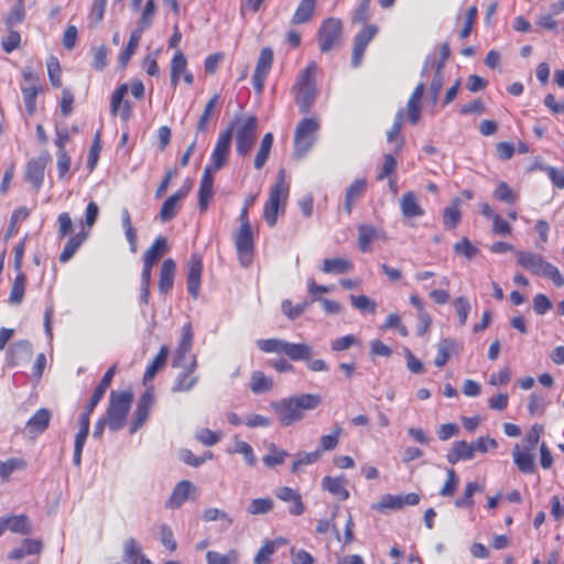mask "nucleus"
<instances>
[{
  "mask_svg": "<svg viewBox=\"0 0 564 564\" xmlns=\"http://www.w3.org/2000/svg\"><path fill=\"white\" fill-rule=\"evenodd\" d=\"M231 145V130L221 132L218 137L216 145L210 156V164L204 169L203 176L198 189V206L200 212L208 208V204L213 197V174L227 164Z\"/></svg>",
  "mask_w": 564,
  "mask_h": 564,
  "instance_id": "nucleus-1",
  "label": "nucleus"
},
{
  "mask_svg": "<svg viewBox=\"0 0 564 564\" xmlns=\"http://www.w3.org/2000/svg\"><path fill=\"white\" fill-rule=\"evenodd\" d=\"M322 398L319 394L302 393L272 402L271 408L276 413L283 426H290L305 416V411H312L319 406Z\"/></svg>",
  "mask_w": 564,
  "mask_h": 564,
  "instance_id": "nucleus-2",
  "label": "nucleus"
},
{
  "mask_svg": "<svg viewBox=\"0 0 564 564\" xmlns=\"http://www.w3.org/2000/svg\"><path fill=\"white\" fill-rule=\"evenodd\" d=\"M316 72L317 64L311 62L300 72L292 88L295 104L302 113H307L315 102L317 95Z\"/></svg>",
  "mask_w": 564,
  "mask_h": 564,
  "instance_id": "nucleus-3",
  "label": "nucleus"
},
{
  "mask_svg": "<svg viewBox=\"0 0 564 564\" xmlns=\"http://www.w3.org/2000/svg\"><path fill=\"white\" fill-rule=\"evenodd\" d=\"M236 139V151L239 155H248L258 137V119L252 115H236L229 128Z\"/></svg>",
  "mask_w": 564,
  "mask_h": 564,
  "instance_id": "nucleus-4",
  "label": "nucleus"
},
{
  "mask_svg": "<svg viewBox=\"0 0 564 564\" xmlns=\"http://www.w3.org/2000/svg\"><path fill=\"white\" fill-rule=\"evenodd\" d=\"M517 262L520 267L535 275L549 278L557 288L564 285V276L558 269L545 261L540 254L529 251H517Z\"/></svg>",
  "mask_w": 564,
  "mask_h": 564,
  "instance_id": "nucleus-5",
  "label": "nucleus"
},
{
  "mask_svg": "<svg viewBox=\"0 0 564 564\" xmlns=\"http://www.w3.org/2000/svg\"><path fill=\"white\" fill-rule=\"evenodd\" d=\"M257 347L263 352L285 355L292 361H300L310 357V345L305 343H290L281 338L258 339Z\"/></svg>",
  "mask_w": 564,
  "mask_h": 564,
  "instance_id": "nucleus-6",
  "label": "nucleus"
},
{
  "mask_svg": "<svg viewBox=\"0 0 564 564\" xmlns=\"http://www.w3.org/2000/svg\"><path fill=\"white\" fill-rule=\"evenodd\" d=\"M132 400L131 391H111L107 410V424L111 431L116 432L124 426Z\"/></svg>",
  "mask_w": 564,
  "mask_h": 564,
  "instance_id": "nucleus-7",
  "label": "nucleus"
},
{
  "mask_svg": "<svg viewBox=\"0 0 564 564\" xmlns=\"http://www.w3.org/2000/svg\"><path fill=\"white\" fill-rule=\"evenodd\" d=\"M319 122L316 118L302 119L294 131V156L304 158L316 141Z\"/></svg>",
  "mask_w": 564,
  "mask_h": 564,
  "instance_id": "nucleus-8",
  "label": "nucleus"
},
{
  "mask_svg": "<svg viewBox=\"0 0 564 564\" xmlns=\"http://www.w3.org/2000/svg\"><path fill=\"white\" fill-rule=\"evenodd\" d=\"M289 194V187L285 184V172L280 170L276 182L270 189L269 199L263 209V217L270 227L275 226L280 200L285 199Z\"/></svg>",
  "mask_w": 564,
  "mask_h": 564,
  "instance_id": "nucleus-9",
  "label": "nucleus"
},
{
  "mask_svg": "<svg viewBox=\"0 0 564 564\" xmlns=\"http://www.w3.org/2000/svg\"><path fill=\"white\" fill-rule=\"evenodd\" d=\"M235 247L240 264L248 268L252 262L254 251V237L252 227H239L234 234Z\"/></svg>",
  "mask_w": 564,
  "mask_h": 564,
  "instance_id": "nucleus-10",
  "label": "nucleus"
},
{
  "mask_svg": "<svg viewBox=\"0 0 564 564\" xmlns=\"http://www.w3.org/2000/svg\"><path fill=\"white\" fill-rule=\"evenodd\" d=\"M341 39V22L336 18L326 19L318 30V42L322 52L333 50Z\"/></svg>",
  "mask_w": 564,
  "mask_h": 564,
  "instance_id": "nucleus-11",
  "label": "nucleus"
},
{
  "mask_svg": "<svg viewBox=\"0 0 564 564\" xmlns=\"http://www.w3.org/2000/svg\"><path fill=\"white\" fill-rule=\"evenodd\" d=\"M50 161V153L44 151L39 156L31 159L26 164L24 178L31 183L35 192H39L43 184L44 172Z\"/></svg>",
  "mask_w": 564,
  "mask_h": 564,
  "instance_id": "nucleus-12",
  "label": "nucleus"
},
{
  "mask_svg": "<svg viewBox=\"0 0 564 564\" xmlns=\"http://www.w3.org/2000/svg\"><path fill=\"white\" fill-rule=\"evenodd\" d=\"M272 62V50L270 47L262 48L252 75V85L258 94H262L263 91L265 78L271 69Z\"/></svg>",
  "mask_w": 564,
  "mask_h": 564,
  "instance_id": "nucleus-13",
  "label": "nucleus"
},
{
  "mask_svg": "<svg viewBox=\"0 0 564 564\" xmlns=\"http://www.w3.org/2000/svg\"><path fill=\"white\" fill-rule=\"evenodd\" d=\"M203 272V260L200 254L194 253L191 256L187 262V271H186V283L187 291L193 296V299H197L200 289V278Z\"/></svg>",
  "mask_w": 564,
  "mask_h": 564,
  "instance_id": "nucleus-14",
  "label": "nucleus"
},
{
  "mask_svg": "<svg viewBox=\"0 0 564 564\" xmlns=\"http://www.w3.org/2000/svg\"><path fill=\"white\" fill-rule=\"evenodd\" d=\"M184 370L180 372L172 386L173 392H187L191 391L198 382L199 377L194 375L197 368V360L195 356H192L191 362L186 366L184 364Z\"/></svg>",
  "mask_w": 564,
  "mask_h": 564,
  "instance_id": "nucleus-15",
  "label": "nucleus"
},
{
  "mask_svg": "<svg viewBox=\"0 0 564 564\" xmlns=\"http://www.w3.org/2000/svg\"><path fill=\"white\" fill-rule=\"evenodd\" d=\"M434 68V76L430 85V95L433 104L438 100L440 91L443 87V62H436L435 58H426L421 72L422 76H425L429 68Z\"/></svg>",
  "mask_w": 564,
  "mask_h": 564,
  "instance_id": "nucleus-16",
  "label": "nucleus"
},
{
  "mask_svg": "<svg viewBox=\"0 0 564 564\" xmlns=\"http://www.w3.org/2000/svg\"><path fill=\"white\" fill-rule=\"evenodd\" d=\"M128 91V85H120L111 97L110 112L116 116L120 111V117L123 121H128L131 116V104L123 98Z\"/></svg>",
  "mask_w": 564,
  "mask_h": 564,
  "instance_id": "nucleus-17",
  "label": "nucleus"
},
{
  "mask_svg": "<svg viewBox=\"0 0 564 564\" xmlns=\"http://www.w3.org/2000/svg\"><path fill=\"white\" fill-rule=\"evenodd\" d=\"M52 414L50 410L44 408L37 410L26 422L25 431L33 436L43 433L47 429Z\"/></svg>",
  "mask_w": 564,
  "mask_h": 564,
  "instance_id": "nucleus-18",
  "label": "nucleus"
},
{
  "mask_svg": "<svg viewBox=\"0 0 564 564\" xmlns=\"http://www.w3.org/2000/svg\"><path fill=\"white\" fill-rule=\"evenodd\" d=\"M400 209L404 218L421 217L424 215V209L421 207L419 198L413 192H406L402 195Z\"/></svg>",
  "mask_w": 564,
  "mask_h": 564,
  "instance_id": "nucleus-19",
  "label": "nucleus"
},
{
  "mask_svg": "<svg viewBox=\"0 0 564 564\" xmlns=\"http://www.w3.org/2000/svg\"><path fill=\"white\" fill-rule=\"evenodd\" d=\"M366 180L359 178L350 184L345 194L344 210L347 215L351 214L355 204L362 197L366 192Z\"/></svg>",
  "mask_w": 564,
  "mask_h": 564,
  "instance_id": "nucleus-20",
  "label": "nucleus"
},
{
  "mask_svg": "<svg viewBox=\"0 0 564 564\" xmlns=\"http://www.w3.org/2000/svg\"><path fill=\"white\" fill-rule=\"evenodd\" d=\"M460 345L453 338H444L437 345V354L434 359V365L438 368L446 365L452 354L458 352Z\"/></svg>",
  "mask_w": 564,
  "mask_h": 564,
  "instance_id": "nucleus-21",
  "label": "nucleus"
},
{
  "mask_svg": "<svg viewBox=\"0 0 564 564\" xmlns=\"http://www.w3.org/2000/svg\"><path fill=\"white\" fill-rule=\"evenodd\" d=\"M424 90L425 83L417 84L408 101V117L413 124L417 123L421 118V101Z\"/></svg>",
  "mask_w": 564,
  "mask_h": 564,
  "instance_id": "nucleus-22",
  "label": "nucleus"
},
{
  "mask_svg": "<svg viewBox=\"0 0 564 564\" xmlns=\"http://www.w3.org/2000/svg\"><path fill=\"white\" fill-rule=\"evenodd\" d=\"M424 90L425 83L417 84L408 101V117L413 124L417 123L421 118V101Z\"/></svg>",
  "mask_w": 564,
  "mask_h": 564,
  "instance_id": "nucleus-23",
  "label": "nucleus"
},
{
  "mask_svg": "<svg viewBox=\"0 0 564 564\" xmlns=\"http://www.w3.org/2000/svg\"><path fill=\"white\" fill-rule=\"evenodd\" d=\"M194 489V486L188 480L180 481L173 489L170 499L167 500L165 507L171 509L180 508L188 498L191 490Z\"/></svg>",
  "mask_w": 564,
  "mask_h": 564,
  "instance_id": "nucleus-24",
  "label": "nucleus"
},
{
  "mask_svg": "<svg viewBox=\"0 0 564 564\" xmlns=\"http://www.w3.org/2000/svg\"><path fill=\"white\" fill-rule=\"evenodd\" d=\"M89 231H86L84 228H82L79 232L72 236L59 254V261L63 263L68 262L87 239Z\"/></svg>",
  "mask_w": 564,
  "mask_h": 564,
  "instance_id": "nucleus-25",
  "label": "nucleus"
},
{
  "mask_svg": "<svg viewBox=\"0 0 564 564\" xmlns=\"http://www.w3.org/2000/svg\"><path fill=\"white\" fill-rule=\"evenodd\" d=\"M175 268L176 265L173 259H165L162 262L159 280V291L161 293L165 294L173 288Z\"/></svg>",
  "mask_w": 564,
  "mask_h": 564,
  "instance_id": "nucleus-26",
  "label": "nucleus"
},
{
  "mask_svg": "<svg viewBox=\"0 0 564 564\" xmlns=\"http://www.w3.org/2000/svg\"><path fill=\"white\" fill-rule=\"evenodd\" d=\"M116 373V366L110 367L104 377L101 378L99 384L96 387L89 402H88V411H94L99 401L102 399L105 392L111 384L113 376Z\"/></svg>",
  "mask_w": 564,
  "mask_h": 564,
  "instance_id": "nucleus-27",
  "label": "nucleus"
},
{
  "mask_svg": "<svg viewBox=\"0 0 564 564\" xmlns=\"http://www.w3.org/2000/svg\"><path fill=\"white\" fill-rule=\"evenodd\" d=\"M185 191H176L163 203L160 210V219L162 221H169L175 217L180 208V202L184 199Z\"/></svg>",
  "mask_w": 564,
  "mask_h": 564,
  "instance_id": "nucleus-28",
  "label": "nucleus"
},
{
  "mask_svg": "<svg viewBox=\"0 0 564 564\" xmlns=\"http://www.w3.org/2000/svg\"><path fill=\"white\" fill-rule=\"evenodd\" d=\"M316 8V0H301L294 14L292 15L291 23L294 25L307 23Z\"/></svg>",
  "mask_w": 564,
  "mask_h": 564,
  "instance_id": "nucleus-29",
  "label": "nucleus"
},
{
  "mask_svg": "<svg viewBox=\"0 0 564 564\" xmlns=\"http://www.w3.org/2000/svg\"><path fill=\"white\" fill-rule=\"evenodd\" d=\"M32 356V345L28 340L14 343L10 348V364L15 366L26 362Z\"/></svg>",
  "mask_w": 564,
  "mask_h": 564,
  "instance_id": "nucleus-30",
  "label": "nucleus"
},
{
  "mask_svg": "<svg viewBox=\"0 0 564 564\" xmlns=\"http://www.w3.org/2000/svg\"><path fill=\"white\" fill-rule=\"evenodd\" d=\"M43 544L40 540L34 539H25L22 544L12 550L9 554L10 560H21L26 555L40 554L42 551Z\"/></svg>",
  "mask_w": 564,
  "mask_h": 564,
  "instance_id": "nucleus-31",
  "label": "nucleus"
},
{
  "mask_svg": "<svg viewBox=\"0 0 564 564\" xmlns=\"http://www.w3.org/2000/svg\"><path fill=\"white\" fill-rule=\"evenodd\" d=\"M322 486L325 490L337 496L340 500H347L349 492L346 489V480L343 477H329L326 476L322 480Z\"/></svg>",
  "mask_w": 564,
  "mask_h": 564,
  "instance_id": "nucleus-32",
  "label": "nucleus"
},
{
  "mask_svg": "<svg viewBox=\"0 0 564 564\" xmlns=\"http://www.w3.org/2000/svg\"><path fill=\"white\" fill-rule=\"evenodd\" d=\"M352 262L345 258H328L323 261L324 273L344 274L352 269Z\"/></svg>",
  "mask_w": 564,
  "mask_h": 564,
  "instance_id": "nucleus-33",
  "label": "nucleus"
},
{
  "mask_svg": "<svg viewBox=\"0 0 564 564\" xmlns=\"http://www.w3.org/2000/svg\"><path fill=\"white\" fill-rule=\"evenodd\" d=\"M514 464L524 474H532L535 470L534 455L527 452H521L519 445H516L512 452Z\"/></svg>",
  "mask_w": 564,
  "mask_h": 564,
  "instance_id": "nucleus-34",
  "label": "nucleus"
},
{
  "mask_svg": "<svg viewBox=\"0 0 564 564\" xmlns=\"http://www.w3.org/2000/svg\"><path fill=\"white\" fill-rule=\"evenodd\" d=\"M147 557L141 552L140 544L133 539L129 538L123 544V562L127 564H139Z\"/></svg>",
  "mask_w": 564,
  "mask_h": 564,
  "instance_id": "nucleus-35",
  "label": "nucleus"
},
{
  "mask_svg": "<svg viewBox=\"0 0 564 564\" xmlns=\"http://www.w3.org/2000/svg\"><path fill=\"white\" fill-rule=\"evenodd\" d=\"M460 199L454 198L451 206L443 210V224L446 228L454 229L462 220V213L459 210Z\"/></svg>",
  "mask_w": 564,
  "mask_h": 564,
  "instance_id": "nucleus-36",
  "label": "nucleus"
},
{
  "mask_svg": "<svg viewBox=\"0 0 564 564\" xmlns=\"http://www.w3.org/2000/svg\"><path fill=\"white\" fill-rule=\"evenodd\" d=\"M4 522L7 530L13 533L29 534L32 531L29 518L25 514L7 517Z\"/></svg>",
  "mask_w": 564,
  "mask_h": 564,
  "instance_id": "nucleus-37",
  "label": "nucleus"
},
{
  "mask_svg": "<svg viewBox=\"0 0 564 564\" xmlns=\"http://www.w3.org/2000/svg\"><path fill=\"white\" fill-rule=\"evenodd\" d=\"M273 387V381L270 377L265 376L262 371H253L250 378V390L256 394H261L270 391Z\"/></svg>",
  "mask_w": 564,
  "mask_h": 564,
  "instance_id": "nucleus-38",
  "label": "nucleus"
},
{
  "mask_svg": "<svg viewBox=\"0 0 564 564\" xmlns=\"http://www.w3.org/2000/svg\"><path fill=\"white\" fill-rule=\"evenodd\" d=\"M26 285V276L23 272H18L11 286L9 303L19 305L22 303Z\"/></svg>",
  "mask_w": 564,
  "mask_h": 564,
  "instance_id": "nucleus-39",
  "label": "nucleus"
},
{
  "mask_svg": "<svg viewBox=\"0 0 564 564\" xmlns=\"http://www.w3.org/2000/svg\"><path fill=\"white\" fill-rule=\"evenodd\" d=\"M187 61L182 51H176L171 61V84L177 86L180 77L187 70Z\"/></svg>",
  "mask_w": 564,
  "mask_h": 564,
  "instance_id": "nucleus-40",
  "label": "nucleus"
},
{
  "mask_svg": "<svg viewBox=\"0 0 564 564\" xmlns=\"http://www.w3.org/2000/svg\"><path fill=\"white\" fill-rule=\"evenodd\" d=\"M313 303L311 300H305L296 305H293V303L290 300L282 301L281 310L282 313L291 321L296 319L300 317Z\"/></svg>",
  "mask_w": 564,
  "mask_h": 564,
  "instance_id": "nucleus-41",
  "label": "nucleus"
},
{
  "mask_svg": "<svg viewBox=\"0 0 564 564\" xmlns=\"http://www.w3.org/2000/svg\"><path fill=\"white\" fill-rule=\"evenodd\" d=\"M167 356H169V348L166 346H162L160 348L159 354L154 357L152 362L148 366V368L144 372V376H143L144 381H150L155 377L158 371L161 368H163V366L165 365Z\"/></svg>",
  "mask_w": 564,
  "mask_h": 564,
  "instance_id": "nucleus-42",
  "label": "nucleus"
},
{
  "mask_svg": "<svg viewBox=\"0 0 564 564\" xmlns=\"http://www.w3.org/2000/svg\"><path fill=\"white\" fill-rule=\"evenodd\" d=\"M142 33H143L142 28H137L135 30H133L131 32L128 45L119 56V63L122 67H124L128 64L129 59L131 58L134 51L137 50L139 42L141 40Z\"/></svg>",
  "mask_w": 564,
  "mask_h": 564,
  "instance_id": "nucleus-43",
  "label": "nucleus"
},
{
  "mask_svg": "<svg viewBox=\"0 0 564 564\" xmlns=\"http://www.w3.org/2000/svg\"><path fill=\"white\" fill-rule=\"evenodd\" d=\"M121 221H122V228L124 230L126 238L130 246V251L132 253H135L137 249H138L137 230L132 226L131 217H130L129 210L127 208H123L121 210Z\"/></svg>",
  "mask_w": 564,
  "mask_h": 564,
  "instance_id": "nucleus-44",
  "label": "nucleus"
},
{
  "mask_svg": "<svg viewBox=\"0 0 564 564\" xmlns=\"http://www.w3.org/2000/svg\"><path fill=\"white\" fill-rule=\"evenodd\" d=\"M269 454L264 455L262 460L267 467H275L276 465H281L284 463L285 458L289 456L288 452L276 447L275 444L270 443Z\"/></svg>",
  "mask_w": 564,
  "mask_h": 564,
  "instance_id": "nucleus-45",
  "label": "nucleus"
},
{
  "mask_svg": "<svg viewBox=\"0 0 564 564\" xmlns=\"http://www.w3.org/2000/svg\"><path fill=\"white\" fill-rule=\"evenodd\" d=\"M273 506L271 498H256L248 505L247 512L251 516L267 514L272 511Z\"/></svg>",
  "mask_w": 564,
  "mask_h": 564,
  "instance_id": "nucleus-46",
  "label": "nucleus"
},
{
  "mask_svg": "<svg viewBox=\"0 0 564 564\" xmlns=\"http://www.w3.org/2000/svg\"><path fill=\"white\" fill-rule=\"evenodd\" d=\"M238 557L239 555L236 550H230L226 554L208 551L206 554L207 564H237Z\"/></svg>",
  "mask_w": 564,
  "mask_h": 564,
  "instance_id": "nucleus-47",
  "label": "nucleus"
},
{
  "mask_svg": "<svg viewBox=\"0 0 564 564\" xmlns=\"http://www.w3.org/2000/svg\"><path fill=\"white\" fill-rule=\"evenodd\" d=\"M482 487L475 481H470L466 485L463 497L455 500L454 505L456 508H471L474 506L473 495L476 491H481Z\"/></svg>",
  "mask_w": 564,
  "mask_h": 564,
  "instance_id": "nucleus-48",
  "label": "nucleus"
},
{
  "mask_svg": "<svg viewBox=\"0 0 564 564\" xmlns=\"http://www.w3.org/2000/svg\"><path fill=\"white\" fill-rule=\"evenodd\" d=\"M167 240L164 237H159L154 240L151 247L144 252L143 257L154 260L155 262L167 252Z\"/></svg>",
  "mask_w": 564,
  "mask_h": 564,
  "instance_id": "nucleus-49",
  "label": "nucleus"
},
{
  "mask_svg": "<svg viewBox=\"0 0 564 564\" xmlns=\"http://www.w3.org/2000/svg\"><path fill=\"white\" fill-rule=\"evenodd\" d=\"M372 508L380 512H384L386 510H399L401 509L400 496L390 494L383 495Z\"/></svg>",
  "mask_w": 564,
  "mask_h": 564,
  "instance_id": "nucleus-50",
  "label": "nucleus"
},
{
  "mask_svg": "<svg viewBox=\"0 0 564 564\" xmlns=\"http://www.w3.org/2000/svg\"><path fill=\"white\" fill-rule=\"evenodd\" d=\"M492 196L497 200L507 204H513L519 197L518 193L512 191L506 182H500L498 184L497 188L492 193Z\"/></svg>",
  "mask_w": 564,
  "mask_h": 564,
  "instance_id": "nucleus-51",
  "label": "nucleus"
},
{
  "mask_svg": "<svg viewBox=\"0 0 564 564\" xmlns=\"http://www.w3.org/2000/svg\"><path fill=\"white\" fill-rule=\"evenodd\" d=\"M40 86H22L23 100L29 115H33L36 109V97L40 93Z\"/></svg>",
  "mask_w": 564,
  "mask_h": 564,
  "instance_id": "nucleus-52",
  "label": "nucleus"
},
{
  "mask_svg": "<svg viewBox=\"0 0 564 564\" xmlns=\"http://www.w3.org/2000/svg\"><path fill=\"white\" fill-rule=\"evenodd\" d=\"M218 99H219V96L217 94H215L205 105L204 111H203L202 116L199 117V120L197 123V133L206 131L207 123L215 110Z\"/></svg>",
  "mask_w": 564,
  "mask_h": 564,
  "instance_id": "nucleus-53",
  "label": "nucleus"
},
{
  "mask_svg": "<svg viewBox=\"0 0 564 564\" xmlns=\"http://www.w3.org/2000/svg\"><path fill=\"white\" fill-rule=\"evenodd\" d=\"M455 253L466 257L468 260L474 259L479 249L475 247L468 238H463L457 241L453 247Z\"/></svg>",
  "mask_w": 564,
  "mask_h": 564,
  "instance_id": "nucleus-54",
  "label": "nucleus"
},
{
  "mask_svg": "<svg viewBox=\"0 0 564 564\" xmlns=\"http://www.w3.org/2000/svg\"><path fill=\"white\" fill-rule=\"evenodd\" d=\"M358 242L361 251H368L370 242L376 237V229L372 226L361 225L358 228Z\"/></svg>",
  "mask_w": 564,
  "mask_h": 564,
  "instance_id": "nucleus-55",
  "label": "nucleus"
},
{
  "mask_svg": "<svg viewBox=\"0 0 564 564\" xmlns=\"http://www.w3.org/2000/svg\"><path fill=\"white\" fill-rule=\"evenodd\" d=\"M25 18V9L23 1L20 0L17 6H14L9 12L6 19V25L8 29H12L14 25L23 22Z\"/></svg>",
  "mask_w": 564,
  "mask_h": 564,
  "instance_id": "nucleus-56",
  "label": "nucleus"
},
{
  "mask_svg": "<svg viewBox=\"0 0 564 564\" xmlns=\"http://www.w3.org/2000/svg\"><path fill=\"white\" fill-rule=\"evenodd\" d=\"M341 427L339 425H336L333 429V432L328 435H323L321 437V452H327L333 451L337 447L339 442V436L341 434Z\"/></svg>",
  "mask_w": 564,
  "mask_h": 564,
  "instance_id": "nucleus-57",
  "label": "nucleus"
},
{
  "mask_svg": "<svg viewBox=\"0 0 564 564\" xmlns=\"http://www.w3.org/2000/svg\"><path fill=\"white\" fill-rule=\"evenodd\" d=\"M446 474H447V479H446L444 486L440 490V495L442 497L453 496L456 492L458 484H459V479L454 469H452V468L447 469Z\"/></svg>",
  "mask_w": 564,
  "mask_h": 564,
  "instance_id": "nucleus-58",
  "label": "nucleus"
},
{
  "mask_svg": "<svg viewBox=\"0 0 564 564\" xmlns=\"http://www.w3.org/2000/svg\"><path fill=\"white\" fill-rule=\"evenodd\" d=\"M351 305L361 312L373 313L376 311V303L366 295H350Z\"/></svg>",
  "mask_w": 564,
  "mask_h": 564,
  "instance_id": "nucleus-59",
  "label": "nucleus"
},
{
  "mask_svg": "<svg viewBox=\"0 0 564 564\" xmlns=\"http://www.w3.org/2000/svg\"><path fill=\"white\" fill-rule=\"evenodd\" d=\"M24 467L25 463L20 458H10L6 462L0 460V477L2 479H8L14 470Z\"/></svg>",
  "mask_w": 564,
  "mask_h": 564,
  "instance_id": "nucleus-60",
  "label": "nucleus"
},
{
  "mask_svg": "<svg viewBox=\"0 0 564 564\" xmlns=\"http://www.w3.org/2000/svg\"><path fill=\"white\" fill-rule=\"evenodd\" d=\"M455 311L458 315L459 325L464 326L467 322L468 314L470 312V303L465 296H458L453 302Z\"/></svg>",
  "mask_w": 564,
  "mask_h": 564,
  "instance_id": "nucleus-61",
  "label": "nucleus"
},
{
  "mask_svg": "<svg viewBox=\"0 0 564 564\" xmlns=\"http://www.w3.org/2000/svg\"><path fill=\"white\" fill-rule=\"evenodd\" d=\"M235 453L241 454L249 466H254L257 463L252 447L245 441L237 440L235 442Z\"/></svg>",
  "mask_w": 564,
  "mask_h": 564,
  "instance_id": "nucleus-62",
  "label": "nucleus"
},
{
  "mask_svg": "<svg viewBox=\"0 0 564 564\" xmlns=\"http://www.w3.org/2000/svg\"><path fill=\"white\" fill-rule=\"evenodd\" d=\"M220 432H214L209 429H200L196 432V438L205 446H213L221 440Z\"/></svg>",
  "mask_w": 564,
  "mask_h": 564,
  "instance_id": "nucleus-63",
  "label": "nucleus"
},
{
  "mask_svg": "<svg viewBox=\"0 0 564 564\" xmlns=\"http://www.w3.org/2000/svg\"><path fill=\"white\" fill-rule=\"evenodd\" d=\"M8 34L2 37L1 45L6 53H11L20 46L21 35L12 29H8Z\"/></svg>",
  "mask_w": 564,
  "mask_h": 564,
  "instance_id": "nucleus-64",
  "label": "nucleus"
}]
</instances>
